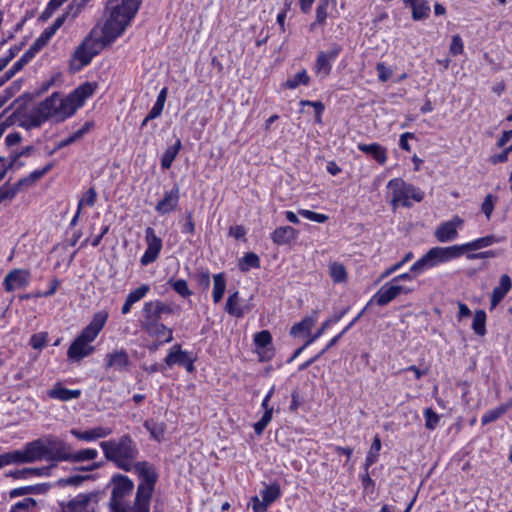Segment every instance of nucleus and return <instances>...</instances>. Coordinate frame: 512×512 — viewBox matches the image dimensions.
Returning a JSON list of instances; mask_svg holds the SVG:
<instances>
[{"instance_id": "8", "label": "nucleus", "mask_w": 512, "mask_h": 512, "mask_svg": "<svg viewBox=\"0 0 512 512\" xmlns=\"http://www.w3.org/2000/svg\"><path fill=\"white\" fill-rule=\"evenodd\" d=\"M387 187L392 191L391 204L394 209L399 205L411 207V199L415 202H421L424 197V193L419 188L406 183L400 178L390 180Z\"/></svg>"}, {"instance_id": "29", "label": "nucleus", "mask_w": 512, "mask_h": 512, "mask_svg": "<svg viewBox=\"0 0 512 512\" xmlns=\"http://www.w3.org/2000/svg\"><path fill=\"white\" fill-rule=\"evenodd\" d=\"M404 3L411 6L413 20L419 21L428 18L430 6L427 0H404Z\"/></svg>"}, {"instance_id": "19", "label": "nucleus", "mask_w": 512, "mask_h": 512, "mask_svg": "<svg viewBox=\"0 0 512 512\" xmlns=\"http://www.w3.org/2000/svg\"><path fill=\"white\" fill-rule=\"evenodd\" d=\"M179 191L180 189L177 184H175L171 190L166 191L163 199L155 206V210L161 215L168 214L175 210L180 198Z\"/></svg>"}, {"instance_id": "47", "label": "nucleus", "mask_w": 512, "mask_h": 512, "mask_svg": "<svg viewBox=\"0 0 512 512\" xmlns=\"http://www.w3.org/2000/svg\"><path fill=\"white\" fill-rule=\"evenodd\" d=\"M91 475H72L66 478H61L56 482V485L59 487L65 486H80L84 481L91 479Z\"/></svg>"}, {"instance_id": "45", "label": "nucleus", "mask_w": 512, "mask_h": 512, "mask_svg": "<svg viewBox=\"0 0 512 512\" xmlns=\"http://www.w3.org/2000/svg\"><path fill=\"white\" fill-rule=\"evenodd\" d=\"M381 450V440L378 435L375 436L373 443L370 447V450L365 459V469L367 470L371 465H373L379 456V452Z\"/></svg>"}, {"instance_id": "25", "label": "nucleus", "mask_w": 512, "mask_h": 512, "mask_svg": "<svg viewBox=\"0 0 512 512\" xmlns=\"http://www.w3.org/2000/svg\"><path fill=\"white\" fill-rule=\"evenodd\" d=\"M504 240L503 237H497L495 235H487L481 238H478L472 242L461 244L462 254L464 255L468 251H476L488 246H491L495 243L502 242Z\"/></svg>"}, {"instance_id": "6", "label": "nucleus", "mask_w": 512, "mask_h": 512, "mask_svg": "<svg viewBox=\"0 0 512 512\" xmlns=\"http://www.w3.org/2000/svg\"><path fill=\"white\" fill-rule=\"evenodd\" d=\"M112 485L109 506L112 512H134V504L128 505L124 498L129 496L134 489V482L126 475L114 474L110 480Z\"/></svg>"}, {"instance_id": "59", "label": "nucleus", "mask_w": 512, "mask_h": 512, "mask_svg": "<svg viewBox=\"0 0 512 512\" xmlns=\"http://www.w3.org/2000/svg\"><path fill=\"white\" fill-rule=\"evenodd\" d=\"M425 427L429 430H434L439 423V416L431 408H426L424 411Z\"/></svg>"}, {"instance_id": "1", "label": "nucleus", "mask_w": 512, "mask_h": 512, "mask_svg": "<svg viewBox=\"0 0 512 512\" xmlns=\"http://www.w3.org/2000/svg\"><path fill=\"white\" fill-rule=\"evenodd\" d=\"M100 448L107 461L114 463L118 469L125 472L132 471L139 456L138 445L129 434H124L117 439L102 441Z\"/></svg>"}, {"instance_id": "63", "label": "nucleus", "mask_w": 512, "mask_h": 512, "mask_svg": "<svg viewBox=\"0 0 512 512\" xmlns=\"http://www.w3.org/2000/svg\"><path fill=\"white\" fill-rule=\"evenodd\" d=\"M463 41L459 35H454L452 37L451 45H450V52L453 55H459L463 53Z\"/></svg>"}, {"instance_id": "27", "label": "nucleus", "mask_w": 512, "mask_h": 512, "mask_svg": "<svg viewBox=\"0 0 512 512\" xmlns=\"http://www.w3.org/2000/svg\"><path fill=\"white\" fill-rule=\"evenodd\" d=\"M41 177V173L38 170L31 172L28 176L21 178L17 183L13 186H10L8 183L0 186L1 188H6V191L12 194V199L16 196V194L21 190L22 187H30L36 181H38Z\"/></svg>"}, {"instance_id": "51", "label": "nucleus", "mask_w": 512, "mask_h": 512, "mask_svg": "<svg viewBox=\"0 0 512 512\" xmlns=\"http://www.w3.org/2000/svg\"><path fill=\"white\" fill-rule=\"evenodd\" d=\"M32 59L25 53L16 61L13 66L5 73V80H10L17 72L21 71Z\"/></svg>"}, {"instance_id": "37", "label": "nucleus", "mask_w": 512, "mask_h": 512, "mask_svg": "<svg viewBox=\"0 0 512 512\" xmlns=\"http://www.w3.org/2000/svg\"><path fill=\"white\" fill-rule=\"evenodd\" d=\"M238 267L241 272H248L250 269L260 268V258L254 252L245 253L244 256L239 260Z\"/></svg>"}, {"instance_id": "57", "label": "nucleus", "mask_w": 512, "mask_h": 512, "mask_svg": "<svg viewBox=\"0 0 512 512\" xmlns=\"http://www.w3.org/2000/svg\"><path fill=\"white\" fill-rule=\"evenodd\" d=\"M90 1L91 0H73L67 7V14H71V19L76 18Z\"/></svg>"}, {"instance_id": "64", "label": "nucleus", "mask_w": 512, "mask_h": 512, "mask_svg": "<svg viewBox=\"0 0 512 512\" xmlns=\"http://www.w3.org/2000/svg\"><path fill=\"white\" fill-rule=\"evenodd\" d=\"M376 70L378 73V78L382 82H386L392 74L391 69L388 68L384 63H378L376 66Z\"/></svg>"}, {"instance_id": "31", "label": "nucleus", "mask_w": 512, "mask_h": 512, "mask_svg": "<svg viewBox=\"0 0 512 512\" xmlns=\"http://www.w3.org/2000/svg\"><path fill=\"white\" fill-rule=\"evenodd\" d=\"M191 354L187 351H183L181 349V345L175 344L170 349L169 353L165 357V363L168 367H172L174 365H182L186 362Z\"/></svg>"}, {"instance_id": "60", "label": "nucleus", "mask_w": 512, "mask_h": 512, "mask_svg": "<svg viewBox=\"0 0 512 512\" xmlns=\"http://www.w3.org/2000/svg\"><path fill=\"white\" fill-rule=\"evenodd\" d=\"M48 333L47 332H40L33 334L30 338V345L37 350H41L47 342Z\"/></svg>"}, {"instance_id": "11", "label": "nucleus", "mask_w": 512, "mask_h": 512, "mask_svg": "<svg viewBox=\"0 0 512 512\" xmlns=\"http://www.w3.org/2000/svg\"><path fill=\"white\" fill-rule=\"evenodd\" d=\"M413 289L389 281L385 283L372 297L371 302L378 306H385L401 294H409Z\"/></svg>"}, {"instance_id": "55", "label": "nucleus", "mask_w": 512, "mask_h": 512, "mask_svg": "<svg viewBox=\"0 0 512 512\" xmlns=\"http://www.w3.org/2000/svg\"><path fill=\"white\" fill-rule=\"evenodd\" d=\"M149 291L150 286L148 284H142L135 290L131 291L126 298L128 299V302L135 304L136 302L144 298Z\"/></svg>"}, {"instance_id": "2", "label": "nucleus", "mask_w": 512, "mask_h": 512, "mask_svg": "<svg viewBox=\"0 0 512 512\" xmlns=\"http://www.w3.org/2000/svg\"><path fill=\"white\" fill-rule=\"evenodd\" d=\"M142 0H109L110 16L105 22V37L115 41L136 15Z\"/></svg>"}, {"instance_id": "21", "label": "nucleus", "mask_w": 512, "mask_h": 512, "mask_svg": "<svg viewBox=\"0 0 512 512\" xmlns=\"http://www.w3.org/2000/svg\"><path fill=\"white\" fill-rule=\"evenodd\" d=\"M130 358L124 349L116 350L105 356V368H114L119 371L128 370L130 366Z\"/></svg>"}, {"instance_id": "12", "label": "nucleus", "mask_w": 512, "mask_h": 512, "mask_svg": "<svg viewBox=\"0 0 512 512\" xmlns=\"http://www.w3.org/2000/svg\"><path fill=\"white\" fill-rule=\"evenodd\" d=\"M342 50V45L334 42L329 45L326 51L319 52L315 62L316 73L327 77L331 73L332 62L336 60Z\"/></svg>"}, {"instance_id": "43", "label": "nucleus", "mask_w": 512, "mask_h": 512, "mask_svg": "<svg viewBox=\"0 0 512 512\" xmlns=\"http://www.w3.org/2000/svg\"><path fill=\"white\" fill-rule=\"evenodd\" d=\"M472 329L479 336H484L486 334V313L484 310H477L475 312Z\"/></svg>"}, {"instance_id": "44", "label": "nucleus", "mask_w": 512, "mask_h": 512, "mask_svg": "<svg viewBox=\"0 0 512 512\" xmlns=\"http://www.w3.org/2000/svg\"><path fill=\"white\" fill-rule=\"evenodd\" d=\"M168 285L181 297L187 298L192 295V291L188 287V283L184 279L170 278L167 282Z\"/></svg>"}, {"instance_id": "49", "label": "nucleus", "mask_w": 512, "mask_h": 512, "mask_svg": "<svg viewBox=\"0 0 512 512\" xmlns=\"http://www.w3.org/2000/svg\"><path fill=\"white\" fill-rule=\"evenodd\" d=\"M144 427L149 431L152 438H154L157 441H160L161 438L164 436V424L163 423H157L152 420H147L144 423Z\"/></svg>"}, {"instance_id": "53", "label": "nucleus", "mask_w": 512, "mask_h": 512, "mask_svg": "<svg viewBox=\"0 0 512 512\" xmlns=\"http://www.w3.org/2000/svg\"><path fill=\"white\" fill-rule=\"evenodd\" d=\"M36 505H37V502L35 499L30 498V497L24 498L23 500L14 504L11 507L10 512H28L31 509L35 508Z\"/></svg>"}, {"instance_id": "33", "label": "nucleus", "mask_w": 512, "mask_h": 512, "mask_svg": "<svg viewBox=\"0 0 512 512\" xmlns=\"http://www.w3.org/2000/svg\"><path fill=\"white\" fill-rule=\"evenodd\" d=\"M80 395V390H70L60 385H56L53 389L48 391V396L50 398L57 399L60 401H69L71 399H76L80 397Z\"/></svg>"}, {"instance_id": "34", "label": "nucleus", "mask_w": 512, "mask_h": 512, "mask_svg": "<svg viewBox=\"0 0 512 512\" xmlns=\"http://www.w3.org/2000/svg\"><path fill=\"white\" fill-rule=\"evenodd\" d=\"M510 408H512V404H510V399L499 405L494 409H490L485 412L481 418L482 425H487L491 422L498 420L501 416H503Z\"/></svg>"}, {"instance_id": "7", "label": "nucleus", "mask_w": 512, "mask_h": 512, "mask_svg": "<svg viewBox=\"0 0 512 512\" xmlns=\"http://www.w3.org/2000/svg\"><path fill=\"white\" fill-rule=\"evenodd\" d=\"M113 41H108L105 37V25L102 29V36L99 39L87 36L83 42L77 47L73 54L72 67L75 70H80L88 65L94 56H96L104 46L111 44Z\"/></svg>"}, {"instance_id": "48", "label": "nucleus", "mask_w": 512, "mask_h": 512, "mask_svg": "<svg viewBox=\"0 0 512 512\" xmlns=\"http://www.w3.org/2000/svg\"><path fill=\"white\" fill-rule=\"evenodd\" d=\"M3 456L4 463H6V465L27 463L23 448L21 450H14L7 453H3Z\"/></svg>"}, {"instance_id": "26", "label": "nucleus", "mask_w": 512, "mask_h": 512, "mask_svg": "<svg viewBox=\"0 0 512 512\" xmlns=\"http://www.w3.org/2000/svg\"><path fill=\"white\" fill-rule=\"evenodd\" d=\"M297 235L298 232L293 227L281 226L272 232L271 239L277 245H286L294 241Z\"/></svg>"}, {"instance_id": "28", "label": "nucleus", "mask_w": 512, "mask_h": 512, "mask_svg": "<svg viewBox=\"0 0 512 512\" xmlns=\"http://www.w3.org/2000/svg\"><path fill=\"white\" fill-rule=\"evenodd\" d=\"M51 487H52V485L50 483H41V484H36V485L19 487V488L12 489L9 492V497L16 498L19 496H24V495H29V494H36V495L45 494L50 490Z\"/></svg>"}, {"instance_id": "17", "label": "nucleus", "mask_w": 512, "mask_h": 512, "mask_svg": "<svg viewBox=\"0 0 512 512\" xmlns=\"http://www.w3.org/2000/svg\"><path fill=\"white\" fill-rule=\"evenodd\" d=\"M95 89V83L85 82L84 84L80 85L73 92L66 96L75 112L78 108L83 106L86 99L93 95Z\"/></svg>"}, {"instance_id": "58", "label": "nucleus", "mask_w": 512, "mask_h": 512, "mask_svg": "<svg viewBox=\"0 0 512 512\" xmlns=\"http://www.w3.org/2000/svg\"><path fill=\"white\" fill-rule=\"evenodd\" d=\"M299 214L302 217L317 223H324L328 220V216L326 214L316 213L307 209H300Z\"/></svg>"}, {"instance_id": "9", "label": "nucleus", "mask_w": 512, "mask_h": 512, "mask_svg": "<svg viewBox=\"0 0 512 512\" xmlns=\"http://www.w3.org/2000/svg\"><path fill=\"white\" fill-rule=\"evenodd\" d=\"M174 312L175 308L171 304L161 300L148 301L142 308L143 319L141 320V326L162 323L161 320L164 315H171Z\"/></svg>"}, {"instance_id": "15", "label": "nucleus", "mask_w": 512, "mask_h": 512, "mask_svg": "<svg viewBox=\"0 0 512 512\" xmlns=\"http://www.w3.org/2000/svg\"><path fill=\"white\" fill-rule=\"evenodd\" d=\"M107 319V311L102 310L95 313L91 322L81 331L77 337L91 344L105 326Z\"/></svg>"}, {"instance_id": "39", "label": "nucleus", "mask_w": 512, "mask_h": 512, "mask_svg": "<svg viewBox=\"0 0 512 512\" xmlns=\"http://www.w3.org/2000/svg\"><path fill=\"white\" fill-rule=\"evenodd\" d=\"M225 311L231 316L237 318L243 317L244 311L239 306V293L237 291H235L228 297L225 306Z\"/></svg>"}, {"instance_id": "20", "label": "nucleus", "mask_w": 512, "mask_h": 512, "mask_svg": "<svg viewBox=\"0 0 512 512\" xmlns=\"http://www.w3.org/2000/svg\"><path fill=\"white\" fill-rule=\"evenodd\" d=\"M23 449L27 463H34L43 459L46 460L44 437L26 443Z\"/></svg>"}, {"instance_id": "22", "label": "nucleus", "mask_w": 512, "mask_h": 512, "mask_svg": "<svg viewBox=\"0 0 512 512\" xmlns=\"http://www.w3.org/2000/svg\"><path fill=\"white\" fill-rule=\"evenodd\" d=\"M94 350V346L77 337L69 346L67 356L72 361H80L91 355Z\"/></svg>"}, {"instance_id": "23", "label": "nucleus", "mask_w": 512, "mask_h": 512, "mask_svg": "<svg viewBox=\"0 0 512 512\" xmlns=\"http://www.w3.org/2000/svg\"><path fill=\"white\" fill-rule=\"evenodd\" d=\"M113 430L109 427L97 426L85 431H80L78 429H72L70 433L75 436L77 439L91 442L101 438L108 437L111 435Z\"/></svg>"}, {"instance_id": "30", "label": "nucleus", "mask_w": 512, "mask_h": 512, "mask_svg": "<svg viewBox=\"0 0 512 512\" xmlns=\"http://www.w3.org/2000/svg\"><path fill=\"white\" fill-rule=\"evenodd\" d=\"M45 122L37 107L22 115L19 126L27 130L38 128Z\"/></svg>"}, {"instance_id": "32", "label": "nucleus", "mask_w": 512, "mask_h": 512, "mask_svg": "<svg viewBox=\"0 0 512 512\" xmlns=\"http://www.w3.org/2000/svg\"><path fill=\"white\" fill-rule=\"evenodd\" d=\"M358 149L366 154L371 155L379 164H384L387 160L386 150L378 143L358 144Z\"/></svg>"}, {"instance_id": "5", "label": "nucleus", "mask_w": 512, "mask_h": 512, "mask_svg": "<svg viewBox=\"0 0 512 512\" xmlns=\"http://www.w3.org/2000/svg\"><path fill=\"white\" fill-rule=\"evenodd\" d=\"M37 108L45 122L52 120L59 123L75 114L68 98L59 92H54L51 96L41 101Z\"/></svg>"}, {"instance_id": "35", "label": "nucleus", "mask_w": 512, "mask_h": 512, "mask_svg": "<svg viewBox=\"0 0 512 512\" xmlns=\"http://www.w3.org/2000/svg\"><path fill=\"white\" fill-rule=\"evenodd\" d=\"M181 140L177 139L174 145L169 146L161 157V167L164 170L171 168L173 161L181 149Z\"/></svg>"}, {"instance_id": "4", "label": "nucleus", "mask_w": 512, "mask_h": 512, "mask_svg": "<svg viewBox=\"0 0 512 512\" xmlns=\"http://www.w3.org/2000/svg\"><path fill=\"white\" fill-rule=\"evenodd\" d=\"M462 255L460 245H452L448 247L436 246L429 249L420 259H418L410 267V271L415 275H419L428 269L457 259Z\"/></svg>"}, {"instance_id": "62", "label": "nucleus", "mask_w": 512, "mask_h": 512, "mask_svg": "<svg viewBox=\"0 0 512 512\" xmlns=\"http://www.w3.org/2000/svg\"><path fill=\"white\" fill-rule=\"evenodd\" d=\"M331 324H332V320H326L325 322H323L321 327L313 335H311L308 338V340L305 342V346L311 345L318 338H320L324 334V332L329 328V326Z\"/></svg>"}, {"instance_id": "10", "label": "nucleus", "mask_w": 512, "mask_h": 512, "mask_svg": "<svg viewBox=\"0 0 512 512\" xmlns=\"http://www.w3.org/2000/svg\"><path fill=\"white\" fill-rule=\"evenodd\" d=\"M44 443L46 450V461H68L71 451L69 444L53 436L44 437Z\"/></svg>"}, {"instance_id": "50", "label": "nucleus", "mask_w": 512, "mask_h": 512, "mask_svg": "<svg viewBox=\"0 0 512 512\" xmlns=\"http://www.w3.org/2000/svg\"><path fill=\"white\" fill-rule=\"evenodd\" d=\"M141 328L151 337L161 338L165 336L168 327L163 323L142 325Z\"/></svg>"}, {"instance_id": "13", "label": "nucleus", "mask_w": 512, "mask_h": 512, "mask_svg": "<svg viewBox=\"0 0 512 512\" xmlns=\"http://www.w3.org/2000/svg\"><path fill=\"white\" fill-rule=\"evenodd\" d=\"M145 240L147 243V248L140 259L141 264L144 266L156 261L162 249V240L156 235L153 228H146Z\"/></svg>"}, {"instance_id": "16", "label": "nucleus", "mask_w": 512, "mask_h": 512, "mask_svg": "<svg viewBox=\"0 0 512 512\" xmlns=\"http://www.w3.org/2000/svg\"><path fill=\"white\" fill-rule=\"evenodd\" d=\"M463 224V220L455 216L453 219L440 224L435 232L434 236L440 243H448L455 240L458 236V228Z\"/></svg>"}, {"instance_id": "24", "label": "nucleus", "mask_w": 512, "mask_h": 512, "mask_svg": "<svg viewBox=\"0 0 512 512\" xmlns=\"http://www.w3.org/2000/svg\"><path fill=\"white\" fill-rule=\"evenodd\" d=\"M512 287L511 278L507 274H503L500 277L499 285L496 286L491 295V308H495Z\"/></svg>"}, {"instance_id": "54", "label": "nucleus", "mask_w": 512, "mask_h": 512, "mask_svg": "<svg viewBox=\"0 0 512 512\" xmlns=\"http://www.w3.org/2000/svg\"><path fill=\"white\" fill-rule=\"evenodd\" d=\"M254 342L258 349H266L272 342V336L268 330H262L255 334Z\"/></svg>"}, {"instance_id": "46", "label": "nucleus", "mask_w": 512, "mask_h": 512, "mask_svg": "<svg viewBox=\"0 0 512 512\" xmlns=\"http://www.w3.org/2000/svg\"><path fill=\"white\" fill-rule=\"evenodd\" d=\"M330 277L335 283L344 282L347 278L346 269L343 264L333 262L329 266Z\"/></svg>"}, {"instance_id": "41", "label": "nucleus", "mask_w": 512, "mask_h": 512, "mask_svg": "<svg viewBox=\"0 0 512 512\" xmlns=\"http://www.w3.org/2000/svg\"><path fill=\"white\" fill-rule=\"evenodd\" d=\"M310 82V77L308 76L305 69L296 73L293 77H290L284 83V87L288 89H296L300 85L307 86Z\"/></svg>"}, {"instance_id": "38", "label": "nucleus", "mask_w": 512, "mask_h": 512, "mask_svg": "<svg viewBox=\"0 0 512 512\" xmlns=\"http://www.w3.org/2000/svg\"><path fill=\"white\" fill-rule=\"evenodd\" d=\"M264 486L260 493L264 502L269 506L281 496V488L277 482L270 485L264 484Z\"/></svg>"}, {"instance_id": "52", "label": "nucleus", "mask_w": 512, "mask_h": 512, "mask_svg": "<svg viewBox=\"0 0 512 512\" xmlns=\"http://www.w3.org/2000/svg\"><path fill=\"white\" fill-rule=\"evenodd\" d=\"M97 200V192L94 187H90L85 194L82 196V198L78 201L77 208L79 210H82L84 205L87 206H94Z\"/></svg>"}, {"instance_id": "18", "label": "nucleus", "mask_w": 512, "mask_h": 512, "mask_svg": "<svg viewBox=\"0 0 512 512\" xmlns=\"http://www.w3.org/2000/svg\"><path fill=\"white\" fill-rule=\"evenodd\" d=\"M30 272L24 269H14L4 278L5 290L11 292L18 288L26 287L29 284Z\"/></svg>"}, {"instance_id": "3", "label": "nucleus", "mask_w": 512, "mask_h": 512, "mask_svg": "<svg viewBox=\"0 0 512 512\" xmlns=\"http://www.w3.org/2000/svg\"><path fill=\"white\" fill-rule=\"evenodd\" d=\"M132 470L139 479L134 499V512H149L150 501L159 475L155 466L148 461H137Z\"/></svg>"}, {"instance_id": "61", "label": "nucleus", "mask_w": 512, "mask_h": 512, "mask_svg": "<svg viewBox=\"0 0 512 512\" xmlns=\"http://www.w3.org/2000/svg\"><path fill=\"white\" fill-rule=\"evenodd\" d=\"M48 43L42 39L41 36H39L34 43L30 46V48L25 52L27 56H29L31 59L35 57V55L44 48Z\"/></svg>"}, {"instance_id": "14", "label": "nucleus", "mask_w": 512, "mask_h": 512, "mask_svg": "<svg viewBox=\"0 0 512 512\" xmlns=\"http://www.w3.org/2000/svg\"><path fill=\"white\" fill-rule=\"evenodd\" d=\"M96 503L97 493L79 494L67 503L64 512H95Z\"/></svg>"}, {"instance_id": "40", "label": "nucleus", "mask_w": 512, "mask_h": 512, "mask_svg": "<svg viewBox=\"0 0 512 512\" xmlns=\"http://www.w3.org/2000/svg\"><path fill=\"white\" fill-rule=\"evenodd\" d=\"M98 456V451L96 449H83L77 452L70 451V457L68 459L69 462H83L94 460Z\"/></svg>"}, {"instance_id": "42", "label": "nucleus", "mask_w": 512, "mask_h": 512, "mask_svg": "<svg viewBox=\"0 0 512 512\" xmlns=\"http://www.w3.org/2000/svg\"><path fill=\"white\" fill-rule=\"evenodd\" d=\"M315 325V319L312 317H305L300 322L294 324L290 330L292 336H299L303 333H309Z\"/></svg>"}, {"instance_id": "56", "label": "nucleus", "mask_w": 512, "mask_h": 512, "mask_svg": "<svg viewBox=\"0 0 512 512\" xmlns=\"http://www.w3.org/2000/svg\"><path fill=\"white\" fill-rule=\"evenodd\" d=\"M20 90V83L13 82L9 87H7L3 94L0 96V108H2L6 102L11 99L18 91Z\"/></svg>"}, {"instance_id": "36", "label": "nucleus", "mask_w": 512, "mask_h": 512, "mask_svg": "<svg viewBox=\"0 0 512 512\" xmlns=\"http://www.w3.org/2000/svg\"><path fill=\"white\" fill-rule=\"evenodd\" d=\"M226 289V278L224 273H218L213 276V292L212 297L215 303L223 298Z\"/></svg>"}]
</instances>
